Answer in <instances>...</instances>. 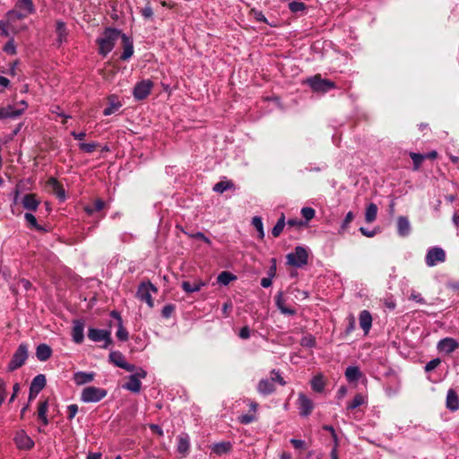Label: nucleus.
I'll use <instances>...</instances> for the list:
<instances>
[{
    "label": "nucleus",
    "mask_w": 459,
    "mask_h": 459,
    "mask_svg": "<svg viewBox=\"0 0 459 459\" xmlns=\"http://www.w3.org/2000/svg\"><path fill=\"white\" fill-rule=\"evenodd\" d=\"M121 30L117 29H105L101 36L96 39V43L99 46V54L102 56H106L109 54L113 50L117 39L121 38Z\"/></svg>",
    "instance_id": "nucleus-1"
},
{
    "label": "nucleus",
    "mask_w": 459,
    "mask_h": 459,
    "mask_svg": "<svg viewBox=\"0 0 459 459\" xmlns=\"http://www.w3.org/2000/svg\"><path fill=\"white\" fill-rule=\"evenodd\" d=\"M287 264L300 268L307 264L308 254L303 247H296L294 251L286 255Z\"/></svg>",
    "instance_id": "nucleus-2"
},
{
    "label": "nucleus",
    "mask_w": 459,
    "mask_h": 459,
    "mask_svg": "<svg viewBox=\"0 0 459 459\" xmlns=\"http://www.w3.org/2000/svg\"><path fill=\"white\" fill-rule=\"evenodd\" d=\"M107 395V391L100 387L93 385L87 386L82 389L81 394V401L86 403H98Z\"/></svg>",
    "instance_id": "nucleus-3"
},
{
    "label": "nucleus",
    "mask_w": 459,
    "mask_h": 459,
    "mask_svg": "<svg viewBox=\"0 0 459 459\" xmlns=\"http://www.w3.org/2000/svg\"><path fill=\"white\" fill-rule=\"evenodd\" d=\"M158 289L150 281H143L139 284L136 297L141 300L146 302V304L152 307L154 305L152 293H156Z\"/></svg>",
    "instance_id": "nucleus-4"
},
{
    "label": "nucleus",
    "mask_w": 459,
    "mask_h": 459,
    "mask_svg": "<svg viewBox=\"0 0 459 459\" xmlns=\"http://www.w3.org/2000/svg\"><path fill=\"white\" fill-rule=\"evenodd\" d=\"M307 84L315 92H327L335 88L333 82L326 79H322L320 75H315L307 80Z\"/></svg>",
    "instance_id": "nucleus-5"
},
{
    "label": "nucleus",
    "mask_w": 459,
    "mask_h": 459,
    "mask_svg": "<svg viewBox=\"0 0 459 459\" xmlns=\"http://www.w3.org/2000/svg\"><path fill=\"white\" fill-rule=\"evenodd\" d=\"M146 376L147 372L143 368H137L131 376H129L128 381L123 385V387L133 393H139L142 386L141 379L145 378Z\"/></svg>",
    "instance_id": "nucleus-6"
},
{
    "label": "nucleus",
    "mask_w": 459,
    "mask_h": 459,
    "mask_svg": "<svg viewBox=\"0 0 459 459\" xmlns=\"http://www.w3.org/2000/svg\"><path fill=\"white\" fill-rule=\"evenodd\" d=\"M27 358L28 347L26 344L21 343L8 364V370L13 371L21 368L25 363Z\"/></svg>",
    "instance_id": "nucleus-7"
},
{
    "label": "nucleus",
    "mask_w": 459,
    "mask_h": 459,
    "mask_svg": "<svg viewBox=\"0 0 459 459\" xmlns=\"http://www.w3.org/2000/svg\"><path fill=\"white\" fill-rule=\"evenodd\" d=\"M446 252L439 247H433L428 249L425 263L429 267L436 266L446 261Z\"/></svg>",
    "instance_id": "nucleus-8"
},
{
    "label": "nucleus",
    "mask_w": 459,
    "mask_h": 459,
    "mask_svg": "<svg viewBox=\"0 0 459 459\" xmlns=\"http://www.w3.org/2000/svg\"><path fill=\"white\" fill-rule=\"evenodd\" d=\"M28 104L26 101L22 100L14 105H10L6 108H0V119L4 118H16L20 117L27 108Z\"/></svg>",
    "instance_id": "nucleus-9"
},
{
    "label": "nucleus",
    "mask_w": 459,
    "mask_h": 459,
    "mask_svg": "<svg viewBox=\"0 0 459 459\" xmlns=\"http://www.w3.org/2000/svg\"><path fill=\"white\" fill-rule=\"evenodd\" d=\"M88 338L94 342H104L102 348H108L112 342L111 332L105 329L89 328Z\"/></svg>",
    "instance_id": "nucleus-10"
},
{
    "label": "nucleus",
    "mask_w": 459,
    "mask_h": 459,
    "mask_svg": "<svg viewBox=\"0 0 459 459\" xmlns=\"http://www.w3.org/2000/svg\"><path fill=\"white\" fill-rule=\"evenodd\" d=\"M26 17H28V15L17 9L15 6L14 9L6 13L5 19L12 24V32L17 33L27 29L25 25L17 24V22L22 21Z\"/></svg>",
    "instance_id": "nucleus-11"
},
{
    "label": "nucleus",
    "mask_w": 459,
    "mask_h": 459,
    "mask_svg": "<svg viewBox=\"0 0 459 459\" xmlns=\"http://www.w3.org/2000/svg\"><path fill=\"white\" fill-rule=\"evenodd\" d=\"M152 87L153 82L149 79L137 82L133 91L134 98L137 100L146 99L151 93Z\"/></svg>",
    "instance_id": "nucleus-12"
},
{
    "label": "nucleus",
    "mask_w": 459,
    "mask_h": 459,
    "mask_svg": "<svg viewBox=\"0 0 459 459\" xmlns=\"http://www.w3.org/2000/svg\"><path fill=\"white\" fill-rule=\"evenodd\" d=\"M459 348V342L451 337L441 339L437 344V349L439 352L450 354Z\"/></svg>",
    "instance_id": "nucleus-13"
},
{
    "label": "nucleus",
    "mask_w": 459,
    "mask_h": 459,
    "mask_svg": "<svg viewBox=\"0 0 459 459\" xmlns=\"http://www.w3.org/2000/svg\"><path fill=\"white\" fill-rule=\"evenodd\" d=\"M298 405L299 414L302 417H307L314 409L313 401L302 393L299 394Z\"/></svg>",
    "instance_id": "nucleus-14"
},
{
    "label": "nucleus",
    "mask_w": 459,
    "mask_h": 459,
    "mask_svg": "<svg viewBox=\"0 0 459 459\" xmlns=\"http://www.w3.org/2000/svg\"><path fill=\"white\" fill-rule=\"evenodd\" d=\"M14 442L19 449L30 450L34 446V441L24 430H20L16 433Z\"/></svg>",
    "instance_id": "nucleus-15"
},
{
    "label": "nucleus",
    "mask_w": 459,
    "mask_h": 459,
    "mask_svg": "<svg viewBox=\"0 0 459 459\" xmlns=\"http://www.w3.org/2000/svg\"><path fill=\"white\" fill-rule=\"evenodd\" d=\"M45 385H46L45 376L42 374L36 376L30 383V399L31 400L34 397H36L40 393V391L45 387Z\"/></svg>",
    "instance_id": "nucleus-16"
},
{
    "label": "nucleus",
    "mask_w": 459,
    "mask_h": 459,
    "mask_svg": "<svg viewBox=\"0 0 459 459\" xmlns=\"http://www.w3.org/2000/svg\"><path fill=\"white\" fill-rule=\"evenodd\" d=\"M206 285V281L201 279H195L193 281H182L181 288L186 293H194L199 291L203 287H205Z\"/></svg>",
    "instance_id": "nucleus-17"
},
{
    "label": "nucleus",
    "mask_w": 459,
    "mask_h": 459,
    "mask_svg": "<svg viewBox=\"0 0 459 459\" xmlns=\"http://www.w3.org/2000/svg\"><path fill=\"white\" fill-rule=\"evenodd\" d=\"M121 39L123 43V53L120 58L126 61L134 55V44L132 39L126 34L122 33Z\"/></svg>",
    "instance_id": "nucleus-18"
},
{
    "label": "nucleus",
    "mask_w": 459,
    "mask_h": 459,
    "mask_svg": "<svg viewBox=\"0 0 459 459\" xmlns=\"http://www.w3.org/2000/svg\"><path fill=\"white\" fill-rule=\"evenodd\" d=\"M84 323L82 320H74L73 323L72 338L75 343H82L84 340Z\"/></svg>",
    "instance_id": "nucleus-19"
},
{
    "label": "nucleus",
    "mask_w": 459,
    "mask_h": 459,
    "mask_svg": "<svg viewBox=\"0 0 459 459\" xmlns=\"http://www.w3.org/2000/svg\"><path fill=\"white\" fill-rule=\"evenodd\" d=\"M177 450L182 455L186 456L189 453L190 438L186 433H181L177 437Z\"/></svg>",
    "instance_id": "nucleus-20"
},
{
    "label": "nucleus",
    "mask_w": 459,
    "mask_h": 459,
    "mask_svg": "<svg viewBox=\"0 0 459 459\" xmlns=\"http://www.w3.org/2000/svg\"><path fill=\"white\" fill-rule=\"evenodd\" d=\"M446 405L451 411L459 410V396L454 389H449L446 394Z\"/></svg>",
    "instance_id": "nucleus-21"
},
{
    "label": "nucleus",
    "mask_w": 459,
    "mask_h": 459,
    "mask_svg": "<svg viewBox=\"0 0 459 459\" xmlns=\"http://www.w3.org/2000/svg\"><path fill=\"white\" fill-rule=\"evenodd\" d=\"M359 326L364 331L365 334H368L372 326V316L368 310H362L359 316Z\"/></svg>",
    "instance_id": "nucleus-22"
},
{
    "label": "nucleus",
    "mask_w": 459,
    "mask_h": 459,
    "mask_svg": "<svg viewBox=\"0 0 459 459\" xmlns=\"http://www.w3.org/2000/svg\"><path fill=\"white\" fill-rule=\"evenodd\" d=\"M22 204L24 209L36 211L39 205V201L34 194H26L22 199Z\"/></svg>",
    "instance_id": "nucleus-23"
},
{
    "label": "nucleus",
    "mask_w": 459,
    "mask_h": 459,
    "mask_svg": "<svg viewBox=\"0 0 459 459\" xmlns=\"http://www.w3.org/2000/svg\"><path fill=\"white\" fill-rule=\"evenodd\" d=\"M48 187L56 194L58 199L64 201L65 199V192L61 184L55 178H50L47 182Z\"/></svg>",
    "instance_id": "nucleus-24"
},
{
    "label": "nucleus",
    "mask_w": 459,
    "mask_h": 459,
    "mask_svg": "<svg viewBox=\"0 0 459 459\" xmlns=\"http://www.w3.org/2000/svg\"><path fill=\"white\" fill-rule=\"evenodd\" d=\"M14 6L28 16L36 12L32 0H17Z\"/></svg>",
    "instance_id": "nucleus-25"
},
{
    "label": "nucleus",
    "mask_w": 459,
    "mask_h": 459,
    "mask_svg": "<svg viewBox=\"0 0 459 459\" xmlns=\"http://www.w3.org/2000/svg\"><path fill=\"white\" fill-rule=\"evenodd\" d=\"M108 100V106L103 110V115L106 117L114 114L122 107V103L117 100V96L111 95Z\"/></svg>",
    "instance_id": "nucleus-26"
},
{
    "label": "nucleus",
    "mask_w": 459,
    "mask_h": 459,
    "mask_svg": "<svg viewBox=\"0 0 459 459\" xmlns=\"http://www.w3.org/2000/svg\"><path fill=\"white\" fill-rule=\"evenodd\" d=\"M232 448V445L229 441L215 443L211 446L212 452L216 455L228 454Z\"/></svg>",
    "instance_id": "nucleus-27"
},
{
    "label": "nucleus",
    "mask_w": 459,
    "mask_h": 459,
    "mask_svg": "<svg viewBox=\"0 0 459 459\" xmlns=\"http://www.w3.org/2000/svg\"><path fill=\"white\" fill-rule=\"evenodd\" d=\"M274 384L273 383V380L268 378L261 379L257 385V390L260 394L264 395H267L272 394L274 391Z\"/></svg>",
    "instance_id": "nucleus-28"
},
{
    "label": "nucleus",
    "mask_w": 459,
    "mask_h": 459,
    "mask_svg": "<svg viewBox=\"0 0 459 459\" xmlns=\"http://www.w3.org/2000/svg\"><path fill=\"white\" fill-rule=\"evenodd\" d=\"M94 377H95V374L92 372L87 373V372L79 371V372L74 373V380L76 385H82L91 382L94 379Z\"/></svg>",
    "instance_id": "nucleus-29"
},
{
    "label": "nucleus",
    "mask_w": 459,
    "mask_h": 459,
    "mask_svg": "<svg viewBox=\"0 0 459 459\" xmlns=\"http://www.w3.org/2000/svg\"><path fill=\"white\" fill-rule=\"evenodd\" d=\"M398 234L402 237H406L411 231V225L409 220L404 216H400L397 220Z\"/></svg>",
    "instance_id": "nucleus-30"
},
{
    "label": "nucleus",
    "mask_w": 459,
    "mask_h": 459,
    "mask_svg": "<svg viewBox=\"0 0 459 459\" xmlns=\"http://www.w3.org/2000/svg\"><path fill=\"white\" fill-rule=\"evenodd\" d=\"M56 33L57 36L56 41L58 45H62L67 39V30L65 23L62 21H57L56 23Z\"/></svg>",
    "instance_id": "nucleus-31"
},
{
    "label": "nucleus",
    "mask_w": 459,
    "mask_h": 459,
    "mask_svg": "<svg viewBox=\"0 0 459 459\" xmlns=\"http://www.w3.org/2000/svg\"><path fill=\"white\" fill-rule=\"evenodd\" d=\"M52 350L48 344L42 343L37 347L36 356L39 360L46 361L50 358Z\"/></svg>",
    "instance_id": "nucleus-32"
},
{
    "label": "nucleus",
    "mask_w": 459,
    "mask_h": 459,
    "mask_svg": "<svg viewBox=\"0 0 459 459\" xmlns=\"http://www.w3.org/2000/svg\"><path fill=\"white\" fill-rule=\"evenodd\" d=\"M344 375L346 379L351 383L358 381L361 377L362 373L357 366H349Z\"/></svg>",
    "instance_id": "nucleus-33"
},
{
    "label": "nucleus",
    "mask_w": 459,
    "mask_h": 459,
    "mask_svg": "<svg viewBox=\"0 0 459 459\" xmlns=\"http://www.w3.org/2000/svg\"><path fill=\"white\" fill-rule=\"evenodd\" d=\"M367 402H368V398H367V396L365 394H357L354 396V398L352 399V401L348 403L347 410L348 411H353L356 408H358V407H359L361 405L366 404Z\"/></svg>",
    "instance_id": "nucleus-34"
},
{
    "label": "nucleus",
    "mask_w": 459,
    "mask_h": 459,
    "mask_svg": "<svg viewBox=\"0 0 459 459\" xmlns=\"http://www.w3.org/2000/svg\"><path fill=\"white\" fill-rule=\"evenodd\" d=\"M48 410V402L47 400L40 402L38 408V418L42 421L44 426L48 425L47 412Z\"/></svg>",
    "instance_id": "nucleus-35"
},
{
    "label": "nucleus",
    "mask_w": 459,
    "mask_h": 459,
    "mask_svg": "<svg viewBox=\"0 0 459 459\" xmlns=\"http://www.w3.org/2000/svg\"><path fill=\"white\" fill-rule=\"evenodd\" d=\"M311 388L316 393H322L325 389V383L322 375L315 376L311 380Z\"/></svg>",
    "instance_id": "nucleus-36"
},
{
    "label": "nucleus",
    "mask_w": 459,
    "mask_h": 459,
    "mask_svg": "<svg viewBox=\"0 0 459 459\" xmlns=\"http://www.w3.org/2000/svg\"><path fill=\"white\" fill-rule=\"evenodd\" d=\"M377 204L370 203L367 208L365 212V220L368 223L373 222L377 219Z\"/></svg>",
    "instance_id": "nucleus-37"
},
{
    "label": "nucleus",
    "mask_w": 459,
    "mask_h": 459,
    "mask_svg": "<svg viewBox=\"0 0 459 459\" xmlns=\"http://www.w3.org/2000/svg\"><path fill=\"white\" fill-rule=\"evenodd\" d=\"M237 277L230 272L223 271L217 277V282L221 285H228L230 281H235Z\"/></svg>",
    "instance_id": "nucleus-38"
},
{
    "label": "nucleus",
    "mask_w": 459,
    "mask_h": 459,
    "mask_svg": "<svg viewBox=\"0 0 459 459\" xmlns=\"http://www.w3.org/2000/svg\"><path fill=\"white\" fill-rule=\"evenodd\" d=\"M109 360L118 368H122L126 362L125 356L119 351L110 352Z\"/></svg>",
    "instance_id": "nucleus-39"
},
{
    "label": "nucleus",
    "mask_w": 459,
    "mask_h": 459,
    "mask_svg": "<svg viewBox=\"0 0 459 459\" xmlns=\"http://www.w3.org/2000/svg\"><path fill=\"white\" fill-rule=\"evenodd\" d=\"M285 226V216L284 214H281V216L279 218L278 221L274 225V227L272 230V235L274 238H277L281 235Z\"/></svg>",
    "instance_id": "nucleus-40"
},
{
    "label": "nucleus",
    "mask_w": 459,
    "mask_h": 459,
    "mask_svg": "<svg viewBox=\"0 0 459 459\" xmlns=\"http://www.w3.org/2000/svg\"><path fill=\"white\" fill-rule=\"evenodd\" d=\"M233 187V184L230 181H220L213 186V191L216 193L222 194L228 189Z\"/></svg>",
    "instance_id": "nucleus-41"
},
{
    "label": "nucleus",
    "mask_w": 459,
    "mask_h": 459,
    "mask_svg": "<svg viewBox=\"0 0 459 459\" xmlns=\"http://www.w3.org/2000/svg\"><path fill=\"white\" fill-rule=\"evenodd\" d=\"M104 206L105 203L100 199H97L92 206L88 205L84 208V210L89 215H91L95 212L101 211L104 208Z\"/></svg>",
    "instance_id": "nucleus-42"
},
{
    "label": "nucleus",
    "mask_w": 459,
    "mask_h": 459,
    "mask_svg": "<svg viewBox=\"0 0 459 459\" xmlns=\"http://www.w3.org/2000/svg\"><path fill=\"white\" fill-rule=\"evenodd\" d=\"M252 225L258 231L259 238L263 239L264 238V226H263L262 219L260 217H258V216H255L252 219Z\"/></svg>",
    "instance_id": "nucleus-43"
},
{
    "label": "nucleus",
    "mask_w": 459,
    "mask_h": 459,
    "mask_svg": "<svg viewBox=\"0 0 459 459\" xmlns=\"http://www.w3.org/2000/svg\"><path fill=\"white\" fill-rule=\"evenodd\" d=\"M24 219L30 228L36 229L38 230H43V228L38 224L37 219L32 213L26 212L24 214Z\"/></svg>",
    "instance_id": "nucleus-44"
},
{
    "label": "nucleus",
    "mask_w": 459,
    "mask_h": 459,
    "mask_svg": "<svg viewBox=\"0 0 459 459\" xmlns=\"http://www.w3.org/2000/svg\"><path fill=\"white\" fill-rule=\"evenodd\" d=\"M12 31V24L4 18L0 21V35L8 37L9 31Z\"/></svg>",
    "instance_id": "nucleus-45"
},
{
    "label": "nucleus",
    "mask_w": 459,
    "mask_h": 459,
    "mask_svg": "<svg viewBox=\"0 0 459 459\" xmlns=\"http://www.w3.org/2000/svg\"><path fill=\"white\" fill-rule=\"evenodd\" d=\"M410 157L413 161L414 170L420 169L422 161L425 160V156L420 153L411 152Z\"/></svg>",
    "instance_id": "nucleus-46"
},
{
    "label": "nucleus",
    "mask_w": 459,
    "mask_h": 459,
    "mask_svg": "<svg viewBox=\"0 0 459 459\" xmlns=\"http://www.w3.org/2000/svg\"><path fill=\"white\" fill-rule=\"evenodd\" d=\"M289 8L292 13L302 12L306 9V5L302 2L292 1L289 4Z\"/></svg>",
    "instance_id": "nucleus-47"
},
{
    "label": "nucleus",
    "mask_w": 459,
    "mask_h": 459,
    "mask_svg": "<svg viewBox=\"0 0 459 459\" xmlns=\"http://www.w3.org/2000/svg\"><path fill=\"white\" fill-rule=\"evenodd\" d=\"M96 147H97L96 143H81L79 144L80 150L84 152H87V153L93 152L96 150Z\"/></svg>",
    "instance_id": "nucleus-48"
},
{
    "label": "nucleus",
    "mask_w": 459,
    "mask_h": 459,
    "mask_svg": "<svg viewBox=\"0 0 459 459\" xmlns=\"http://www.w3.org/2000/svg\"><path fill=\"white\" fill-rule=\"evenodd\" d=\"M315 214H316V212L313 208L311 207H303L301 209V215L303 216V218L308 221L310 220H312L314 217H315Z\"/></svg>",
    "instance_id": "nucleus-49"
},
{
    "label": "nucleus",
    "mask_w": 459,
    "mask_h": 459,
    "mask_svg": "<svg viewBox=\"0 0 459 459\" xmlns=\"http://www.w3.org/2000/svg\"><path fill=\"white\" fill-rule=\"evenodd\" d=\"M117 337L120 341H123V342H125L128 339V332L124 328L123 322H120V324H118V329L117 331Z\"/></svg>",
    "instance_id": "nucleus-50"
},
{
    "label": "nucleus",
    "mask_w": 459,
    "mask_h": 459,
    "mask_svg": "<svg viewBox=\"0 0 459 459\" xmlns=\"http://www.w3.org/2000/svg\"><path fill=\"white\" fill-rule=\"evenodd\" d=\"M4 51L9 55L16 54V47L13 39H11L4 46Z\"/></svg>",
    "instance_id": "nucleus-51"
},
{
    "label": "nucleus",
    "mask_w": 459,
    "mask_h": 459,
    "mask_svg": "<svg viewBox=\"0 0 459 459\" xmlns=\"http://www.w3.org/2000/svg\"><path fill=\"white\" fill-rule=\"evenodd\" d=\"M441 363V359L438 358L433 359L425 365V371L430 372L438 367Z\"/></svg>",
    "instance_id": "nucleus-52"
},
{
    "label": "nucleus",
    "mask_w": 459,
    "mask_h": 459,
    "mask_svg": "<svg viewBox=\"0 0 459 459\" xmlns=\"http://www.w3.org/2000/svg\"><path fill=\"white\" fill-rule=\"evenodd\" d=\"M256 417L255 414H243L238 418V421L242 424H249L255 421Z\"/></svg>",
    "instance_id": "nucleus-53"
},
{
    "label": "nucleus",
    "mask_w": 459,
    "mask_h": 459,
    "mask_svg": "<svg viewBox=\"0 0 459 459\" xmlns=\"http://www.w3.org/2000/svg\"><path fill=\"white\" fill-rule=\"evenodd\" d=\"M174 310H175V306L172 304H168L163 307V308L161 310V316L164 318H169L171 316L172 313L174 312Z\"/></svg>",
    "instance_id": "nucleus-54"
},
{
    "label": "nucleus",
    "mask_w": 459,
    "mask_h": 459,
    "mask_svg": "<svg viewBox=\"0 0 459 459\" xmlns=\"http://www.w3.org/2000/svg\"><path fill=\"white\" fill-rule=\"evenodd\" d=\"M410 300H413L419 304H426V300L422 298L421 294L416 291H412L409 297Z\"/></svg>",
    "instance_id": "nucleus-55"
},
{
    "label": "nucleus",
    "mask_w": 459,
    "mask_h": 459,
    "mask_svg": "<svg viewBox=\"0 0 459 459\" xmlns=\"http://www.w3.org/2000/svg\"><path fill=\"white\" fill-rule=\"evenodd\" d=\"M271 380H273V383L278 382L281 385H284L286 382L283 380L282 377L281 376L279 371L273 370L272 371V377Z\"/></svg>",
    "instance_id": "nucleus-56"
},
{
    "label": "nucleus",
    "mask_w": 459,
    "mask_h": 459,
    "mask_svg": "<svg viewBox=\"0 0 459 459\" xmlns=\"http://www.w3.org/2000/svg\"><path fill=\"white\" fill-rule=\"evenodd\" d=\"M67 412L68 416L67 418L69 420H72L75 417L76 413L78 412V406L76 404H70L67 406Z\"/></svg>",
    "instance_id": "nucleus-57"
},
{
    "label": "nucleus",
    "mask_w": 459,
    "mask_h": 459,
    "mask_svg": "<svg viewBox=\"0 0 459 459\" xmlns=\"http://www.w3.org/2000/svg\"><path fill=\"white\" fill-rule=\"evenodd\" d=\"M250 328L247 325H246L239 330L238 336L243 340H247L250 337Z\"/></svg>",
    "instance_id": "nucleus-58"
},
{
    "label": "nucleus",
    "mask_w": 459,
    "mask_h": 459,
    "mask_svg": "<svg viewBox=\"0 0 459 459\" xmlns=\"http://www.w3.org/2000/svg\"><path fill=\"white\" fill-rule=\"evenodd\" d=\"M353 218H354L353 212H349L346 214V216H345V218H344V220H343V221L342 223V230L346 229L349 226V224L352 221Z\"/></svg>",
    "instance_id": "nucleus-59"
},
{
    "label": "nucleus",
    "mask_w": 459,
    "mask_h": 459,
    "mask_svg": "<svg viewBox=\"0 0 459 459\" xmlns=\"http://www.w3.org/2000/svg\"><path fill=\"white\" fill-rule=\"evenodd\" d=\"M252 13H254V16L257 22L268 23L267 19L262 12L253 9Z\"/></svg>",
    "instance_id": "nucleus-60"
},
{
    "label": "nucleus",
    "mask_w": 459,
    "mask_h": 459,
    "mask_svg": "<svg viewBox=\"0 0 459 459\" xmlns=\"http://www.w3.org/2000/svg\"><path fill=\"white\" fill-rule=\"evenodd\" d=\"M275 303H276V306H277L279 310L281 309V307L285 306L282 291H280V292L277 293V295L275 297Z\"/></svg>",
    "instance_id": "nucleus-61"
},
{
    "label": "nucleus",
    "mask_w": 459,
    "mask_h": 459,
    "mask_svg": "<svg viewBox=\"0 0 459 459\" xmlns=\"http://www.w3.org/2000/svg\"><path fill=\"white\" fill-rule=\"evenodd\" d=\"M141 13L144 18H151L153 15V11L150 5H146L141 10Z\"/></svg>",
    "instance_id": "nucleus-62"
},
{
    "label": "nucleus",
    "mask_w": 459,
    "mask_h": 459,
    "mask_svg": "<svg viewBox=\"0 0 459 459\" xmlns=\"http://www.w3.org/2000/svg\"><path fill=\"white\" fill-rule=\"evenodd\" d=\"M447 288L459 294V281H449Z\"/></svg>",
    "instance_id": "nucleus-63"
},
{
    "label": "nucleus",
    "mask_w": 459,
    "mask_h": 459,
    "mask_svg": "<svg viewBox=\"0 0 459 459\" xmlns=\"http://www.w3.org/2000/svg\"><path fill=\"white\" fill-rule=\"evenodd\" d=\"M301 344L306 347H313L315 345V340L312 336L304 337L301 341Z\"/></svg>",
    "instance_id": "nucleus-64"
}]
</instances>
